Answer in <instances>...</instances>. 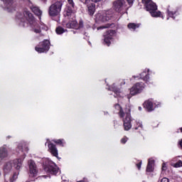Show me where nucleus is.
<instances>
[{
  "label": "nucleus",
  "mask_w": 182,
  "mask_h": 182,
  "mask_svg": "<svg viewBox=\"0 0 182 182\" xmlns=\"http://www.w3.org/2000/svg\"><path fill=\"white\" fill-rule=\"evenodd\" d=\"M49 45H50L49 41L46 40L42 43H40L38 46H36L35 50L38 53H43L45 52H48V50H49Z\"/></svg>",
  "instance_id": "9"
},
{
  "label": "nucleus",
  "mask_w": 182,
  "mask_h": 182,
  "mask_svg": "<svg viewBox=\"0 0 182 182\" xmlns=\"http://www.w3.org/2000/svg\"><path fill=\"white\" fill-rule=\"evenodd\" d=\"M112 9L120 14V12H123L124 9H127V4H126L125 0H115L112 3Z\"/></svg>",
  "instance_id": "7"
},
{
  "label": "nucleus",
  "mask_w": 182,
  "mask_h": 182,
  "mask_svg": "<svg viewBox=\"0 0 182 182\" xmlns=\"http://www.w3.org/2000/svg\"><path fill=\"white\" fill-rule=\"evenodd\" d=\"M110 39H112L110 36H105L104 39V43H105V45H107V46H110Z\"/></svg>",
  "instance_id": "23"
},
{
  "label": "nucleus",
  "mask_w": 182,
  "mask_h": 182,
  "mask_svg": "<svg viewBox=\"0 0 182 182\" xmlns=\"http://www.w3.org/2000/svg\"><path fill=\"white\" fill-rule=\"evenodd\" d=\"M127 28L131 31H136V29L140 28V23H129L127 25Z\"/></svg>",
  "instance_id": "18"
},
{
  "label": "nucleus",
  "mask_w": 182,
  "mask_h": 182,
  "mask_svg": "<svg viewBox=\"0 0 182 182\" xmlns=\"http://www.w3.org/2000/svg\"><path fill=\"white\" fill-rule=\"evenodd\" d=\"M154 166V160L149 159L146 167V171L151 173L153 171V166Z\"/></svg>",
  "instance_id": "20"
},
{
  "label": "nucleus",
  "mask_w": 182,
  "mask_h": 182,
  "mask_svg": "<svg viewBox=\"0 0 182 182\" xmlns=\"http://www.w3.org/2000/svg\"><path fill=\"white\" fill-rule=\"evenodd\" d=\"M87 8L89 15H90L91 16H92V15H95V12H96V5L91 4L87 6Z\"/></svg>",
  "instance_id": "16"
},
{
  "label": "nucleus",
  "mask_w": 182,
  "mask_h": 182,
  "mask_svg": "<svg viewBox=\"0 0 182 182\" xmlns=\"http://www.w3.org/2000/svg\"><path fill=\"white\" fill-rule=\"evenodd\" d=\"M64 16L69 19V21L65 24L66 28L71 29H82L83 28V20H80L79 23L76 21V14L70 9L64 13Z\"/></svg>",
  "instance_id": "1"
},
{
  "label": "nucleus",
  "mask_w": 182,
  "mask_h": 182,
  "mask_svg": "<svg viewBox=\"0 0 182 182\" xmlns=\"http://www.w3.org/2000/svg\"><path fill=\"white\" fill-rule=\"evenodd\" d=\"M136 167L140 170V168L141 167V162H139V164H137Z\"/></svg>",
  "instance_id": "37"
},
{
  "label": "nucleus",
  "mask_w": 182,
  "mask_h": 182,
  "mask_svg": "<svg viewBox=\"0 0 182 182\" xmlns=\"http://www.w3.org/2000/svg\"><path fill=\"white\" fill-rule=\"evenodd\" d=\"M18 174H19V173H14L13 176L10 178V181L11 182L15 181V180L18 178Z\"/></svg>",
  "instance_id": "27"
},
{
  "label": "nucleus",
  "mask_w": 182,
  "mask_h": 182,
  "mask_svg": "<svg viewBox=\"0 0 182 182\" xmlns=\"http://www.w3.org/2000/svg\"><path fill=\"white\" fill-rule=\"evenodd\" d=\"M140 79H143V80H149V74L144 71L140 74Z\"/></svg>",
  "instance_id": "22"
},
{
  "label": "nucleus",
  "mask_w": 182,
  "mask_h": 182,
  "mask_svg": "<svg viewBox=\"0 0 182 182\" xmlns=\"http://www.w3.org/2000/svg\"><path fill=\"white\" fill-rule=\"evenodd\" d=\"M112 18H113V11L112 10H105L95 15L96 21L102 23L109 22Z\"/></svg>",
  "instance_id": "5"
},
{
  "label": "nucleus",
  "mask_w": 182,
  "mask_h": 182,
  "mask_svg": "<svg viewBox=\"0 0 182 182\" xmlns=\"http://www.w3.org/2000/svg\"><path fill=\"white\" fill-rule=\"evenodd\" d=\"M92 2H95V4H97V2H102V0H91Z\"/></svg>",
  "instance_id": "39"
},
{
  "label": "nucleus",
  "mask_w": 182,
  "mask_h": 182,
  "mask_svg": "<svg viewBox=\"0 0 182 182\" xmlns=\"http://www.w3.org/2000/svg\"><path fill=\"white\" fill-rule=\"evenodd\" d=\"M56 33H58V35H62V33H64L65 32V28H62V27H58L55 29Z\"/></svg>",
  "instance_id": "24"
},
{
  "label": "nucleus",
  "mask_w": 182,
  "mask_h": 182,
  "mask_svg": "<svg viewBox=\"0 0 182 182\" xmlns=\"http://www.w3.org/2000/svg\"><path fill=\"white\" fill-rule=\"evenodd\" d=\"M139 110H141V107H139Z\"/></svg>",
  "instance_id": "41"
},
{
  "label": "nucleus",
  "mask_w": 182,
  "mask_h": 182,
  "mask_svg": "<svg viewBox=\"0 0 182 182\" xmlns=\"http://www.w3.org/2000/svg\"><path fill=\"white\" fill-rule=\"evenodd\" d=\"M48 149H49L51 154H53V156H54L55 157H58V149H56V145H55L52 143H49Z\"/></svg>",
  "instance_id": "13"
},
{
  "label": "nucleus",
  "mask_w": 182,
  "mask_h": 182,
  "mask_svg": "<svg viewBox=\"0 0 182 182\" xmlns=\"http://www.w3.org/2000/svg\"><path fill=\"white\" fill-rule=\"evenodd\" d=\"M29 25H30L31 32H33L34 33H36V35H38V38H42L45 36V33L42 32V28L36 22V20L33 23H30Z\"/></svg>",
  "instance_id": "8"
},
{
  "label": "nucleus",
  "mask_w": 182,
  "mask_h": 182,
  "mask_svg": "<svg viewBox=\"0 0 182 182\" xmlns=\"http://www.w3.org/2000/svg\"><path fill=\"white\" fill-rule=\"evenodd\" d=\"M68 2L70 5H71V6H75V3H73V0H68Z\"/></svg>",
  "instance_id": "31"
},
{
  "label": "nucleus",
  "mask_w": 182,
  "mask_h": 182,
  "mask_svg": "<svg viewBox=\"0 0 182 182\" xmlns=\"http://www.w3.org/2000/svg\"><path fill=\"white\" fill-rule=\"evenodd\" d=\"M30 8H31L32 12H33V14H35V15H36L39 18H41V16H42V11H41V9H39V7H38L36 6H31Z\"/></svg>",
  "instance_id": "14"
},
{
  "label": "nucleus",
  "mask_w": 182,
  "mask_h": 182,
  "mask_svg": "<svg viewBox=\"0 0 182 182\" xmlns=\"http://www.w3.org/2000/svg\"><path fill=\"white\" fill-rule=\"evenodd\" d=\"M126 141H127V138H122L121 139V143H122V144H124Z\"/></svg>",
  "instance_id": "34"
},
{
  "label": "nucleus",
  "mask_w": 182,
  "mask_h": 182,
  "mask_svg": "<svg viewBox=\"0 0 182 182\" xmlns=\"http://www.w3.org/2000/svg\"><path fill=\"white\" fill-rule=\"evenodd\" d=\"M14 167L16 170H19L22 167V159H16L13 161Z\"/></svg>",
  "instance_id": "21"
},
{
  "label": "nucleus",
  "mask_w": 182,
  "mask_h": 182,
  "mask_svg": "<svg viewBox=\"0 0 182 182\" xmlns=\"http://www.w3.org/2000/svg\"><path fill=\"white\" fill-rule=\"evenodd\" d=\"M29 170H30V174L31 177H35L38 175V167L36 166V164L33 160H30L28 162Z\"/></svg>",
  "instance_id": "12"
},
{
  "label": "nucleus",
  "mask_w": 182,
  "mask_h": 182,
  "mask_svg": "<svg viewBox=\"0 0 182 182\" xmlns=\"http://www.w3.org/2000/svg\"><path fill=\"white\" fill-rule=\"evenodd\" d=\"M0 176H1V172H0Z\"/></svg>",
  "instance_id": "45"
},
{
  "label": "nucleus",
  "mask_w": 182,
  "mask_h": 182,
  "mask_svg": "<svg viewBox=\"0 0 182 182\" xmlns=\"http://www.w3.org/2000/svg\"><path fill=\"white\" fill-rule=\"evenodd\" d=\"M17 17L21 21L20 26H23V28H25V21H27L29 25L31 23H33V22L36 21L33 16V14H32V13L28 10H24L22 14L19 13L17 15Z\"/></svg>",
  "instance_id": "3"
},
{
  "label": "nucleus",
  "mask_w": 182,
  "mask_h": 182,
  "mask_svg": "<svg viewBox=\"0 0 182 182\" xmlns=\"http://www.w3.org/2000/svg\"><path fill=\"white\" fill-rule=\"evenodd\" d=\"M112 24L107 23L105 24V26H101L100 27H97V31H100V29H107V28H110Z\"/></svg>",
  "instance_id": "26"
},
{
  "label": "nucleus",
  "mask_w": 182,
  "mask_h": 182,
  "mask_svg": "<svg viewBox=\"0 0 182 182\" xmlns=\"http://www.w3.org/2000/svg\"><path fill=\"white\" fill-rule=\"evenodd\" d=\"M144 89V83L137 82L130 89V95H132V96H134V95H139V93H141V92H143Z\"/></svg>",
  "instance_id": "11"
},
{
  "label": "nucleus",
  "mask_w": 182,
  "mask_h": 182,
  "mask_svg": "<svg viewBox=\"0 0 182 182\" xmlns=\"http://www.w3.org/2000/svg\"><path fill=\"white\" fill-rule=\"evenodd\" d=\"M24 25H26V23H24Z\"/></svg>",
  "instance_id": "44"
},
{
  "label": "nucleus",
  "mask_w": 182,
  "mask_h": 182,
  "mask_svg": "<svg viewBox=\"0 0 182 182\" xmlns=\"http://www.w3.org/2000/svg\"><path fill=\"white\" fill-rule=\"evenodd\" d=\"M44 170L46 173L56 176L59 171V168L53 162H49L48 165H46Z\"/></svg>",
  "instance_id": "10"
},
{
  "label": "nucleus",
  "mask_w": 182,
  "mask_h": 182,
  "mask_svg": "<svg viewBox=\"0 0 182 182\" xmlns=\"http://www.w3.org/2000/svg\"><path fill=\"white\" fill-rule=\"evenodd\" d=\"M168 14L169 16L172 17L176 13L173 11H170V10L168 9Z\"/></svg>",
  "instance_id": "32"
},
{
  "label": "nucleus",
  "mask_w": 182,
  "mask_h": 182,
  "mask_svg": "<svg viewBox=\"0 0 182 182\" xmlns=\"http://www.w3.org/2000/svg\"><path fill=\"white\" fill-rule=\"evenodd\" d=\"M6 8H9L12 5V0H2Z\"/></svg>",
  "instance_id": "25"
},
{
  "label": "nucleus",
  "mask_w": 182,
  "mask_h": 182,
  "mask_svg": "<svg viewBox=\"0 0 182 182\" xmlns=\"http://www.w3.org/2000/svg\"><path fill=\"white\" fill-rule=\"evenodd\" d=\"M142 4H144L146 11H148L154 18H157L161 15V11H157V5L151 0H142Z\"/></svg>",
  "instance_id": "4"
},
{
  "label": "nucleus",
  "mask_w": 182,
  "mask_h": 182,
  "mask_svg": "<svg viewBox=\"0 0 182 182\" xmlns=\"http://www.w3.org/2000/svg\"><path fill=\"white\" fill-rule=\"evenodd\" d=\"M90 0H85V4H89Z\"/></svg>",
  "instance_id": "40"
},
{
  "label": "nucleus",
  "mask_w": 182,
  "mask_h": 182,
  "mask_svg": "<svg viewBox=\"0 0 182 182\" xmlns=\"http://www.w3.org/2000/svg\"><path fill=\"white\" fill-rule=\"evenodd\" d=\"M5 157H8V151L5 147L0 148V160L5 159Z\"/></svg>",
  "instance_id": "17"
},
{
  "label": "nucleus",
  "mask_w": 182,
  "mask_h": 182,
  "mask_svg": "<svg viewBox=\"0 0 182 182\" xmlns=\"http://www.w3.org/2000/svg\"><path fill=\"white\" fill-rule=\"evenodd\" d=\"M112 92H114V93H119V88H117V87H112Z\"/></svg>",
  "instance_id": "29"
},
{
  "label": "nucleus",
  "mask_w": 182,
  "mask_h": 182,
  "mask_svg": "<svg viewBox=\"0 0 182 182\" xmlns=\"http://www.w3.org/2000/svg\"><path fill=\"white\" fill-rule=\"evenodd\" d=\"M12 170V163L11 161L7 162L4 164V173H9Z\"/></svg>",
  "instance_id": "19"
},
{
  "label": "nucleus",
  "mask_w": 182,
  "mask_h": 182,
  "mask_svg": "<svg viewBox=\"0 0 182 182\" xmlns=\"http://www.w3.org/2000/svg\"><path fill=\"white\" fill-rule=\"evenodd\" d=\"M114 107L117 109V110H119V117H124L123 119L124 130H130V129H132V117L130 115V108H127L124 112H123V109H122L120 105L117 104L114 105Z\"/></svg>",
  "instance_id": "2"
},
{
  "label": "nucleus",
  "mask_w": 182,
  "mask_h": 182,
  "mask_svg": "<svg viewBox=\"0 0 182 182\" xmlns=\"http://www.w3.org/2000/svg\"><path fill=\"white\" fill-rule=\"evenodd\" d=\"M128 2L129 5H133V0H127Z\"/></svg>",
  "instance_id": "38"
},
{
  "label": "nucleus",
  "mask_w": 182,
  "mask_h": 182,
  "mask_svg": "<svg viewBox=\"0 0 182 182\" xmlns=\"http://www.w3.org/2000/svg\"><path fill=\"white\" fill-rule=\"evenodd\" d=\"M144 107H145L148 112H153V110H154L153 102L150 100L146 101L144 103Z\"/></svg>",
  "instance_id": "15"
},
{
  "label": "nucleus",
  "mask_w": 182,
  "mask_h": 182,
  "mask_svg": "<svg viewBox=\"0 0 182 182\" xmlns=\"http://www.w3.org/2000/svg\"><path fill=\"white\" fill-rule=\"evenodd\" d=\"M174 167H182V161H178L176 164H175Z\"/></svg>",
  "instance_id": "28"
},
{
  "label": "nucleus",
  "mask_w": 182,
  "mask_h": 182,
  "mask_svg": "<svg viewBox=\"0 0 182 182\" xmlns=\"http://www.w3.org/2000/svg\"><path fill=\"white\" fill-rule=\"evenodd\" d=\"M133 77L136 78V76H133Z\"/></svg>",
  "instance_id": "43"
},
{
  "label": "nucleus",
  "mask_w": 182,
  "mask_h": 182,
  "mask_svg": "<svg viewBox=\"0 0 182 182\" xmlns=\"http://www.w3.org/2000/svg\"><path fill=\"white\" fill-rule=\"evenodd\" d=\"M181 133H182V127L181 128Z\"/></svg>",
  "instance_id": "42"
},
{
  "label": "nucleus",
  "mask_w": 182,
  "mask_h": 182,
  "mask_svg": "<svg viewBox=\"0 0 182 182\" xmlns=\"http://www.w3.org/2000/svg\"><path fill=\"white\" fill-rule=\"evenodd\" d=\"M63 0H57V1L50 5L48 9L50 16H58L62 11V6L63 5Z\"/></svg>",
  "instance_id": "6"
},
{
  "label": "nucleus",
  "mask_w": 182,
  "mask_h": 182,
  "mask_svg": "<svg viewBox=\"0 0 182 182\" xmlns=\"http://www.w3.org/2000/svg\"><path fill=\"white\" fill-rule=\"evenodd\" d=\"M161 182H168V178H163L161 181Z\"/></svg>",
  "instance_id": "35"
},
{
  "label": "nucleus",
  "mask_w": 182,
  "mask_h": 182,
  "mask_svg": "<svg viewBox=\"0 0 182 182\" xmlns=\"http://www.w3.org/2000/svg\"><path fill=\"white\" fill-rule=\"evenodd\" d=\"M114 33H116L115 31H113V30L109 31V35H114Z\"/></svg>",
  "instance_id": "36"
},
{
  "label": "nucleus",
  "mask_w": 182,
  "mask_h": 182,
  "mask_svg": "<svg viewBox=\"0 0 182 182\" xmlns=\"http://www.w3.org/2000/svg\"><path fill=\"white\" fill-rule=\"evenodd\" d=\"M53 141H54V143H56V144H62V140L61 139H58L56 140H53Z\"/></svg>",
  "instance_id": "30"
},
{
  "label": "nucleus",
  "mask_w": 182,
  "mask_h": 182,
  "mask_svg": "<svg viewBox=\"0 0 182 182\" xmlns=\"http://www.w3.org/2000/svg\"><path fill=\"white\" fill-rule=\"evenodd\" d=\"M167 170V166H166V164H162V171H166Z\"/></svg>",
  "instance_id": "33"
}]
</instances>
